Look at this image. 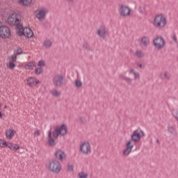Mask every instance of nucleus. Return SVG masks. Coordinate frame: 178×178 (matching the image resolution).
Returning <instances> with one entry per match:
<instances>
[{"label": "nucleus", "mask_w": 178, "mask_h": 178, "mask_svg": "<svg viewBox=\"0 0 178 178\" xmlns=\"http://www.w3.org/2000/svg\"><path fill=\"white\" fill-rule=\"evenodd\" d=\"M56 129L58 131L60 136H65L67 134V127L65 124H61L59 128H56Z\"/></svg>", "instance_id": "obj_14"}, {"label": "nucleus", "mask_w": 178, "mask_h": 178, "mask_svg": "<svg viewBox=\"0 0 178 178\" xmlns=\"http://www.w3.org/2000/svg\"><path fill=\"white\" fill-rule=\"evenodd\" d=\"M7 147L10 148V149H13V144L12 143H7Z\"/></svg>", "instance_id": "obj_41"}, {"label": "nucleus", "mask_w": 178, "mask_h": 178, "mask_svg": "<svg viewBox=\"0 0 178 178\" xmlns=\"http://www.w3.org/2000/svg\"><path fill=\"white\" fill-rule=\"evenodd\" d=\"M2 108V104H0V109H1Z\"/></svg>", "instance_id": "obj_52"}, {"label": "nucleus", "mask_w": 178, "mask_h": 178, "mask_svg": "<svg viewBox=\"0 0 178 178\" xmlns=\"http://www.w3.org/2000/svg\"><path fill=\"white\" fill-rule=\"evenodd\" d=\"M153 25L154 27H157V29L165 27V26H166V18L162 14L157 15L154 18Z\"/></svg>", "instance_id": "obj_3"}, {"label": "nucleus", "mask_w": 178, "mask_h": 178, "mask_svg": "<svg viewBox=\"0 0 178 178\" xmlns=\"http://www.w3.org/2000/svg\"><path fill=\"white\" fill-rule=\"evenodd\" d=\"M10 35V29L6 26H2L0 28V37L1 38H8Z\"/></svg>", "instance_id": "obj_9"}, {"label": "nucleus", "mask_w": 178, "mask_h": 178, "mask_svg": "<svg viewBox=\"0 0 178 178\" xmlns=\"http://www.w3.org/2000/svg\"><path fill=\"white\" fill-rule=\"evenodd\" d=\"M59 135H60V134L59 133V131L57 129H55V131L52 132V137H54L55 140H56L58 137H59Z\"/></svg>", "instance_id": "obj_23"}, {"label": "nucleus", "mask_w": 178, "mask_h": 178, "mask_svg": "<svg viewBox=\"0 0 178 178\" xmlns=\"http://www.w3.org/2000/svg\"><path fill=\"white\" fill-rule=\"evenodd\" d=\"M126 147L127 148H131V149H133V147H134V145H131V141H128L127 145H126Z\"/></svg>", "instance_id": "obj_37"}, {"label": "nucleus", "mask_w": 178, "mask_h": 178, "mask_svg": "<svg viewBox=\"0 0 178 178\" xmlns=\"http://www.w3.org/2000/svg\"><path fill=\"white\" fill-rule=\"evenodd\" d=\"M134 76L135 79H140V74L138 72H134Z\"/></svg>", "instance_id": "obj_40"}, {"label": "nucleus", "mask_w": 178, "mask_h": 178, "mask_svg": "<svg viewBox=\"0 0 178 178\" xmlns=\"http://www.w3.org/2000/svg\"><path fill=\"white\" fill-rule=\"evenodd\" d=\"M172 40L175 41V42H177V38L176 37V35H174L172 36Z\"/></svg>", "instance_id": "obj_44"}, {"label": "nucleus", "mask_w": 178, "mask_h": 178, "mask_svg": "<svg viewBox=\"0 0 178 178\" xmlns=\"http://www.w3.org/2000/svg\"><path fill=\"white\" fill-rule=\"evenodd\" d=\"M52 46V42L51 40H48L45 41V48H51Z\"/></svg>", "instance_id": "obj_31"}, {"label": "nucleus", "mask_w": 178, "mask_h": 178, "mask_svg": "<svg viewBox=\"0 0 178 178\" xmlns=\"http://www.w3.org/2000/svg\"><path fill=\"white\" fill-rule=\"evenodd\" d=\"M19 148H20V147H19V145H16L13 147V149H14V151H17V149H19Z\"/></svg>", "instance_id": "obj_43"}, {"label": "nucleus", "mask_w": 178, "mask_h": 178, "mask_svg": "<svg viewBox=\"0 0 178 178\" xmlns=\"http://www.w3.org/2000/svg\"><path fill=\"white\" fill-rule=\"evenodd\" d=\"M0 147L1 148H6V147H8V143L2 139H0Z\"/></svg>", "instance_id": "obj_24"}, {"label": "nucleus", "mask_w": 178, "mask_h": 178, "mask_svg": "<svg viewBox=\"0 0 178 178\" xmlns=\"http://www.w3.org/2000/svg\"><path fill=\"white\" fill-rule=\"evenodd\" d=\"M133 149L130 148V147H126V149H124L123 150V154L124 155H126V156H127V155H129L130 154V152H131Z\"/></svg>", "instance_id": "obj_25"}, {"label": "nucleus", "mask_w": 178, "mask_h": 178, "mask_svg": "<svg viewBox=\"0 0 178 178\" xmlns=\"http://www.w3.org/2000/svg\"><path fill=\"white\" fill-rule=\"evenodd\" d=\"M34 136H40V131H36L34 132Z\"/></svg>", "instance_id": "obj_46"}, {"label": "nucleus", "mask_w": 178, "mask_h": 178, "mask_svg": "<svg viewBox=\"0 0 178 178\" xmlns=\"http://www.w3.org/2000/svg\"><path fill=\"white\" fill-rule=\"evenodd\" d=\"M33 0H17V3L22 6H29Z\"/></svg>", "instance_id": "obj_19"}, {"label": "nucleus", "mask_w": 178, "mask_h": 178, "mask_svg": "<svg viewBox=\"0 0 178 178\" xmlns=\"http://www.w3.org/2000/svg\"><path fill=\"white\" fill-rule=\"evenodd\" d=\"M42 73V67H40L39 68H37L35 70V74H41Z\"/></svg>", "instance_id": "obj_34"}, {"label": "nucleus", "mask_w": 178, "mask_h": 178, "mask_svg": "<svg viewBox=\"0 0 178 178\" xmlns=\"http://www.w3.org/2000/svg\"><path fill=\"white\" fill-rule=\"evenodd\" d=\"M156 143H157L158 144H161V143L159 142V139L156 140Z\"/></svg>", "instance_id": "obj_49"}, {"label": "nucleus", "mask_w": 178, "mask_h": 178, "mask_svg": "<svg viewBox=\"0 0 178 178\" xmlns=\"http://www.w3.org/2000/svg\"><path fill=\"white\" fill-rule=\"evenodd\" d=\"M13 136H15V130L7 129L6 131V137L8 140H12V138H13Z\"/></svg>", "instance_id": "obj_16"}, {"label": "nucleus", "mask_w": 178, "mask_h": 178, "mask_svg": "<svg viewBox=\"0 0 178 178\" xmlns=\"http://www.w3.org/2000/svg\"><path fill=\"white\" fill-rule=\"evenodd\" d=\"M80 151L87 155V154H90L91 152V145H90L89 142H84L80 146Z\"/></svg>", "instance_id": "obj_8"}, {"label": "nucleus", "mask_w": 178, "mask_h": 178, "mask_svg": "<svg viewBox=\"0 0 178 178\" xmlns=\"http://www.w3.org/2000/svg\"><path fill=\"white\" fill-rule=\"evenodd\" d=\"M0 118H2V112H0Z\"/></svg>", "instance_id": "obj_50"}, {"label": "nucleus", "mask_w": 178, "mask_h": 178, "mask_svg": "<svg viewBox=\"0 0 178 178\" xmlns=\"http://www.w3.org/2000/svg\"><path fill=\"white\" fill-rule=\"evenodd\" d=\"M15 54L16 55H20V54H22V49H18L15 51Z\"/></svg>", "instance_id": "obj_42"}, {"label": "nucleus", "mask_w": 178, "mask_h": 178, "mask_svg": "<svg viewBox=\"0 0 178 178\" xmlns=\"http://www.w3.org/2000/svg\"><path fill=\"white\" fill-rule=\"evenodd\" d=\"M140 42L144 47H148L149 45V38L147 36H143Z\"/></svg>", "instance_id": "obj_18"}, {"label": "nucleus", "mask_w": 178, "mask_h": 178, "mask_svg": "<svg viewBox=\"0 0 178 178\" xmlns=\"http://www.w3.org/2000/svg\"><path fill=\"white\" fill-rule=\"evenodd\" d=\"M54 155L56 159H58V161H63L64 159H66V153L61 149L57 150L54 153Z\"/></svg>", "instance_id": "obj_11"}, {"label": "nucleus", "mask_w": 178, "mask_h": 178, "mask_svg": "<svg viewBox=\"0 0 178 178\" xmlns=\"http://www.w3.org/2000/svg\"><path fill=\"white\" fill-rule=\"evenodd\" d=\"M131 138L134 143H140V138L136 135V134H134V132L131 136Z\"/></svg>", "instance_id": "obj_22"}, {"label": "nucleus", "mask_w": 178, "mask_h": 178, "mask_svg": "<svg viewBox=\"0 0 178 178\" xmlns=\"http://www.w3.org/2000/svg\"><path fill=\"white\" fill-rule=\"evenodd\" d=\"M22 28H19L17 30V34L18 35H24V37H27V38H31L32 35H33V31L30 29V28L25 27L23 28V25H22Z\"/></svg>", "instance_id": "obj_4"}, {"label": "nucleus", "mask_w": 178, "mask_h": 178, "mask_svg": "<svg viewBox=\"0 0 178 178\" xmlns=\"http://www.w3.org/2000/svg\"><path fill=\"white\" fill-rule=\"evenodd\" d=\"M27 84L29 87H34V86H37V84H40V81H37L34 77H29L27 79Z\"/></svg>", "instance_id": "obj_15"}, {"label": "nucleus", "mask_w": 178, "mask_h": 178, "mask_svg": "<svg viewBox=\"0 0 178 178\" xmlns=\"http://www.w3.org/2000/svg\"><path fill=\"white\" fill-rule=\"evenodd\" d=\"M53 84L55 87H62L65 84V76L62 74H57L53 78Z\"/></svg>", "instance_id": "obj_5"}, {"label": "nucleus", "mask_w": 178, "mask_h": 178, "mask_svg": "<svg viewBox=\"0 0 178 178\" xmlns=\"http://www.w3.org/2000/svg\"><path fill=\"white\" fill-rule=\"evenodd\" d=\"M97 35L101 38H103L104 40H105V38L106 37V28H105V26L102 25L99 27V29L97 31Z\"/></svg>", "instance_id": "obj_13"}, {"label": "nucleus", "mask_w": 178, "mask_h": 178, "mask_svg": "<svg viewBox=\"0 0 178 178\" xmlns=\"http://www.w3.org/2000/svg\"><path fill=\"white\" fill-rule=\"evenodd\" d=\"M119 77L122 80H124V81H126V83H128L129 85H131V79H130L127 76H125L124 75H123V74H120Z\"/></svg>", "instance_id": "obj_20"}, {"label": "nucleus", "mask_w": 178, "mask_h": 178, "mask_svg": "<svg viewBox=\"0 0 178 178\" xmlns=\"http://www.w3.org/2000/svg\"><path fill=\"white\" fill-rule=\"evenodd\" d=\"M133 134H135L139 138V140H141V137L145 136V134L141 129H136L134 131Z\"/></svg>", "instance_id": "obj_17"}, {"label": "nucleus", "mask_w": 178, "mask_h": 178, "mask_svg": "<svg viewBox=\"0 0 178 178\" xmlns=\"http://www.w3.org/2000/svg\"><path fill=\"white\" fill-rule=\"evenodd\" d=\"M38 66H39V67H41L42 66H45V62H44V60H40L38 63Z\"/></svg>", "instance_id": "obj_39"}, {"label": "nucleus", "mask_w": 178, "mask_h": 178, "mask_svg": "<svg viewBox=\"0 0 178 178\" xmlns=\"http://www.w3.org/2000/svg\"><path fill=\"white\" fill-rule=\"evenodd\" d=\"M118 12L122 17H126V16H130V12H131V9L129 8L127 6L121 5L118 8Z\"/></svg>", "instance_id": "obj_6"}, {"label": "nucleus", "mask_w": 178, "mask_h": 178, "mask_svg": "<svg viewBox=\"0 0 178 178\" xmlns=\"http://www.w3.org/2000/svg\"><path fill=\"white\" fill-rule=\"evenodd\" d=\"M4 108H8V106H5Z\"/></svg>", "instance_id": "obj_53"}, {"label": "nucleus", "mask_w": 178, "mask_h": 178, "mask_svg": "<svg viewBox=\"0 0 178 178\" xmlns=\"http://www.w3.org/2000/svg\"><path fill=\"white\" fill-rule=\"evenodd\" d=\"M2 27V23L0 22V28Z\"/></svg>", "instance_id": "obj_51"}, {"label": "nucleus", "mask_w": 178, "mask_h": 178, "mask_svg": "<svg viewBox=\"0 0 178 178\" xmlns=\"http://www.w3.org/2000/svg\"><path fill=\"white\" fill-rule=\"evenodd\" d=\"M135 55L138 56V58H141L143 56V52L141 51H137Z\"/></svg>", "instance_id": "obj_35"}, {"label": "nucleus", "mask_w": 178, "mask_h": 178, "mask_svg": "<svg viewBox=\"0 0 178 178\" xmlns=\"http://www.w3.org/2000/svg\"><path fill=\"white\" fill-rule=\"evenodd\" d=\"M9 59H10V62H13V63H15V62H16L17 59V56L16 55H13L10 56Z\"/></svg>", "instance_id": "obj_30"}, {"label": "nucleus", "mask_w": 178, "mask_h": 178, "mask_svg": "<svg viewBox=\"0 0 178 178\" xmlns=\"http://www.w3.org/2000/svg\"><path fill=\"white\" fill-rule=\"evenodd\" d=\"M68 3H73L74 0H66Z\"/></svg>", "instance_id": "obj_47"}, {"label": "nucleus", "mask_w": 178, "mask_h": 178, "mask_svg": "<svg viewBox=\"0 0 178 178\" xmlns=\"http://www.w3.org/2000/svg\"><path fill=\"white\" fill-rule=\"evenodd\" d=\"M170 77H172V76L170 75V74H169V72H165L164 73V79H165L166 80H170Z\"/></svg>", "instance_id": "obj_33"}, {"label": "nucleus", "mask_w": 178, "mask_h": 178, "mask_svg": "<svg viewBox=\"0 0 178 178\" xmlns=\"http://www.w3.org/2000/svg\"><path fill=\"white\" fill-rule=\"evenodd\" d=\"M47 144L49 146L54 147L56 145V141H55V138L52 136V131H49L48 133V140Z\"/></svg>", "instance_id": "obj_12"}, {"label": "nucleus", "mask_w": 178, "mask_h": 178, "mask_svg": "<svg viewBox=\"0 0 178 178\" xmlns=\"http://www.w3.org/2000/svg\"><path fill=\"white\" fill-rule=\"evenodd\" d=\"M137 65L140 68L143 69V64L141 63H137Z\"/></svg>", "instance_id": "obj_45"}, {"label": "nucleus", "mask_w": 178, "mask_h": 178, "mask_svg": "<svg viewBox=\"0 0 178 178\" xmlns=\"http://www.w3.org/2000/svg\"><path fill=\"white\" fill-rule=\"evenodd\" d=\"M34 16L35 17H36V19H38L39 22L44 20L45 17V10L40 8L37 9L34 12Z\"/></svg>", "instance_id": "obj_10"}, {"label": "nucleus", "mask_w": 178, "mask_h": 178, "mask_svg": "<svg viewBox=\"0 0 178 178\" xmlns=\"http://www.w3.org/2000/svg\"><path fill=\"white\" fill-rule=\"evenodd\" d=\"M82 86H83V82H81V81H80V80L75 81V86L77 88H80Z\"/></svg>", "instance_id": "obj_29"}, {"label": "nucleus", "mask_w": 178, "mask_h": 178, "mask_svg": "<svg viewBox=\"0 0 178 178\" xmlns=\"http://www.w3.org/2000/svg\"><path fill=\"white\" fill-rule=\"evenodd\" d=\"M74 169V166L73 165H68L67 170L69 172H73Z\"/></svg>", "instance_id": "obj_38"}, {"label": "nucleus", "mask_w": 178, "mask_h": 178, "mask_svg": "<svg viewBox=\"0 0 178 178\" xmlns=\"http://www.w3.org/2000/svg\"><path fill=\"white\" fill-rule=\"evenodd\" d=\"M153 44L157 49H162L165 47V40L162 37H157L154 40Z\"/></svg>", "instance_id": "obj_7"}, {"label": "nucleus", "mask_w": 178, "mask_h": 178, "mask_svg": "<svg viewBox=\"0 0 178 178\" xmlns=\"http://www.w3.org/2000/svg\"><path fill=\"white\" fill-rule=\"evenodd\" d=\"M168 131L171 134H173V133H175V127H173L172 126L168 127Z\"/></svg>", "instance_id": "obj_36"}, {"label": "nucleus", "mask_w": 178, "mask_h": 178, "mask_svg": "<svg viewBox=\"0 0 178 178\" xmlns=\"http://www.w3.org/2000/svg\"><path fill=\"white\" fill-rule=\"evenodd\" d=\"M34 67H35V62L34 61L30 62L25 65V69H28L29 70H32Z\"/></svg>", "instance_id": "obj_21"}, {"label": "nucleus", "mask_w": 178, "mask_h": 178, "mask_svg": "<svg viewBox=\"0 0 178 178\" xmlns=\"http://www.w3.org/2000/svg\"><path fill=\"white\" fill-rule=\"evenodd\" d=\"M60 92L56 90H54L52 92H51V95L53 97H59V95H60Z\"/></svg>", "instance_id": "obj_28"}, {"label": "nucleus", "mask_w": 178, "mask_h": 178, "mask_svg": "<svg viewBox=\"0 0 178 178\" xmlns=\"http://www.w3.org/2000/svg\"><path fill=\"white\" fill-rule=\"evenodd\" d=\"M83 48H84V49H87L88 51H91V47H90V44H88V42H83Z\"/></svg>", "instance_id": "obj_26"}, {"label": "nucleus", "mask_w": 178, "mask_h": 178, "mask_svg": "<svg viewBox=\"0 0 178 178\" xmlns=\"http://www.w3.org/2000/svg\"><path fill=\"white\" fill-rule=\"evenodd\" d=\"M47 168L50 172L58 175V173H60V171L62 170V164H60L59 161L53 159L49 161Z\"/></svg>", "instance_id": "obj_2"}, {"label": "nucleus", "mask_w": 178, "mask_h": 178, "mask_svg": "<svg viewBox=\"0 0 178 178\" xmlns=\"http://www.w3.org/2000/svg\"><path fill=\"white\" fill-rule=\"evenodd\" d=\"M7 67H8V69H15V67H16V65L14 64V63L13 62H9L8 63L6 64Z\"/></svg>", "instance_id": "obj_27"}, {"label": "nucleus", "mask_w": 178, "mask_h": 178, "mask_svg": "<svg viewBox=\"0 0 178 178\" xmlns=\"http://www.w3.org/2000/svg\"><path fill=\"white\" fill-rule=\"evenodd\" d=\"M129 73H133V74H134V73H136V72L134 71V69H131Z\"/></svg>", "instance_id": "obj_48"}, {"label": "nucleus", "mask_w": 178, "mask_h": 178, "mask_svg": "<svg viewBox=\"0 0 178 178\" xmlns=\"http://www.w3.org/2000/svg\"><path fill=\"white\" fill-rule=\"evenodd\" d=\"M22 17L18 13H14L10 15L7 19V23L10 26H15L17 30L22 29Z\"/></svg>", "instance_id": "obj_1"}, {"label": "nucleus", "mask_w": 178, "mask_h": 178, "mask_svg": "<svg viewBox=\"0 0 178 178\" xmlns=\"http://www.w3.org/2000/svg\"><path fill=\"white\" fill-rule=\"evenodd\" d=\"M79 120L81 123H83V124H85V123H87V118L86 117H79Z\"/></svg>", "instance_id": "obj_32"}]
</instances>
